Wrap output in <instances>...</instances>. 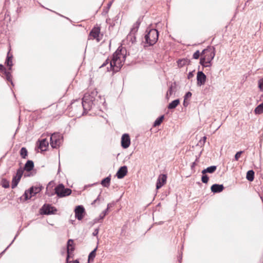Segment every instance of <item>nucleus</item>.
Here are the masks:
<instances>
[{"label":"nucleus","mask_w":263,"mask_h":263,"mask_svg":"<svg viewBox=\"0 0 263 263\" xmlns=\"http://www.w3.org/2000/svg\"><path fill=\"white\" fill-rule=\"evenodd\" d=\"M125 49L118 48L116 51L112 54V59L110 60L108 58L100 66L102 68L106 66L109 63V67H107V71H113L114 72H118L122 67L123 62L125 59Z\"/></svg>","instance_id":"obj_1"},{"label":"nucleus","mask_w":263,"mask_h":263,"mask_svg":"<svg viewBox=\"0 0 263 263\" xmlns=\"http://www.w3.org/2000/svg\"><path fill=\"white\" fill-rule=\"evenodd\" d=\"M98 99L101 100V97L98 96V92L96 89L92 90L90 92L85 93L82 101L84 111L89 110L93 105L98 104Z\"/></svg>","instance_id":"obj_2"},{"label":"nucleus","mask_w":263,"mask_h":263,"mask_svg":"<svg viewBox=\"0 0 263 263\" xmlns=\"http://www.w3.org/2000/svg\"><path fill=\"white\" fill-rule=\"evenodd\" d=\"M50 183H49L47 187L46 194L48 196H52L57 194L59 197H63L69 195L71 193V190L68 188H65L62 184H60L54 189V192L49 190Z\"/></svg>","instance_id":"obj_3"},{"label":"nucleus","mask_w":263,"mask_h":263,"mask_svg":"<svg viewBox=\"0 0 263 263\" xmlns=\"http://www.w3.org/2000/svg\"><path fill=\"white\" fill-rule=\"evenodd\" d=\"M159 33L157 30L151 29L145 35V40L146 43L150 46L154 45L158 39Z\"/></svg>","instance_id":"obj_4"},{"label":"nucleus","mask_w":263,"mask_h":263,"mask_svg":"<svg viewBox=\"0 0 263 263\" xmlns=\"http://www.w3.org/2000/svg\"><path fill=\"white\" fill-rule=\"evenodd\" d=\"M201 58H204L205 61H208L209 64L212 63V61L215 55V48L208 47L204 49L201 53Z\"/></svg>","instance_id":"obj_5"},{"label":"nucleus","mask_w":263,"mask_h":263,"mask_svg":"<svg viewBox=\"0 0 263 263\" xmlns=\"http://www.w3.org/2000/svg\"><path fill=\"white\" fill-rule=\"evenodd\" d=\"M63 136L60 133H53L50 137V145L53 148L59 147L62 143Z\"/></svg>","instance_id":"obj_6"},{"label":"nucleus","mask_w":263,"mask_h":263,"mask_svg":"<svg viewBox=\"0 0 263 263\" xmlns=\"http://www.w3.org/2000/svg\"><path fill=\"white\" fill-rule=\"evenodd\" d=\"M42 186H34L31 187L29 190L25 191L23 196L25 200L30 199L32 196L40 192L42 189Z\"/></svg>","instance_id":"obj_7"},{"label":"nucleus","mask_w":263,"mask_h":263,"mask_svg":"<svg viewBox=\"0 0 263 263\" xmlns=\"http://www.w3.org/2000/svg\"><path fill=\"white\" fill-rule=\"evenodd\" d=\"M23 170L20 167L17 170L16 175L13 177L11 187L14 189L18 184L23 174Z\"/></svg>","instance_id":"obj_8"},{"label":"nucleus","mask_w":263,"mask_h":263,"mask_svg":"<svg viewBox=\"0 0 263 263\" xmlns=\"http://www.w3.org/2000/svg\"><path fill=\"white\" fill-rule=\"evenodd\" d=\"M41 214L44 215H50L54 214L57 209L50 204H44L41 209Z\"/></svg>","instance_id":"obj_9"},{"label":"nucleus","mask_w":263,"mask_h":263,"mask_svg":"<svg viewBox=\"0 0 263 263\" xmlns=\"http://www.w3.org/2000/svg\"><path fill=\"white\" fill-rule=\"evenodd\" d=\"M74 250V247L73 246V240L71 239H70L68 240L67 243V257H66V261L68 263L69 258L70 257V255L73 253Z\"/></svg>","instance_id":"obj_10"},{"label":"nucleus","mask_w":263,"mask_h":263,"mask_svg":"<svg viewBox=\"0 0 263 263\" xmlns=\"http://www.w3.org/2000/svg\"><path fill=\"white\" fill-rule=\"evenodd\" d=\"M206 76L202 71H199L197 74V84L198 86H201L205 84L206 81Z\"/></svg>","instance_id":"obj_11"},{"label":"nucleus","mask_w":263,"mask_h":263,"mask_svg":"<svg viewBox=\"0 0 263 263\" xmlns=\"http://www.w3.org/2000/svg\"><path fill=\"white\" fill-rule=\"evenodd\" d=\"M75 216L79 220H81L84 217V213L85 212V210L84 207L82 205H78L77 206L75 210Z\"/></svg>","instance_id":"obj_12"},{"label":"nucleus","mask_w":263,"mask_h":263,"mask_svg":"<svg viewBox=\"0 0 263 263\" xmlns=\"http://www.w3.org/2000/svg\"><path fill=\"white\" fill-rule=\"evenodd\" d=\"M130 144V139L129 136L127 134H124L122 135L121 138V146L124 148H128Z\"/></svg>","instance_id":"obj_13"},{"label":"nucleus","mask_w":263,"mask_h":263,"mask_svg":"<svg viewBox=\"0 0 263 263\" xmlns=\"http://www.w3.org/2000/svg\"><path fill=\"white\" fill-rule=\"evenodd\" d=\"M166 179L167 176L165 174H161L159 176L156 183L157 189L161 188L166 183Z\"/></svg>","instance_id":"obj_14"},{"label":"nucleus","mask_w":263,"mask_h":263,"mask_svg":"<svg viewBox=\"0 0 263 263\" xmlns=\"http://www.w3.org/2000/svg\"><path fill=\"white\" fill-rule=\"evenodd\" d=\"M100 33V28L99 27H94L90 32L89 35L91 36L93 39H96L98 42H99L100 39H99V36Z\"/></svg>","instance_id":"obj_15"},{"label":"nucleus","mask_w":263,"mask_h":263,"mask_svg":"<svg viewBox=\"0 0 263 263\" xmlns=\"http://www.w3.org/2000/svg\"><path fill=\"white\" fill-rule=\"evenodd\" d=\"M127 173V167L126 166L124 165L121 166L119 170L118 171L116 176L118 179H122L124 178V177Z\"/></svg>","instance_id":"obj_16"},{"label":"nucleus","mask_w":263,"mask_h":263,"mask_svg":"<svg viewBox=\"0 0 263 263\" xmlns=\"http://www.w3.org/2000/svg\"><path fill=\"white\" fill-rule=\"evenodd\" d=\"M224 189L222 184H214L211 187V191L214 193H217L222 192Z\"/></svg>","instance_id":"obj_17"},{"label":"nucleus","mask_w":263,"mask_h":263,"mask_svg":"<svg viewBox=\"0 0 263 263\" xmlns=\"http://www.w3.org/2000/svg\"><path fill=\"white\" fill-rule=\"evenodd\" d=\"M39 148L42 151H45L49 145L48 141L46 139H43L41 140H39Z\"/></svg>","instance_id":"obj_18"},{"label":"nucleus","mask_w":263,"mask_h":263,"mask_svg":"<svg viewBox=\"0 0 263 263\" xmlns=\"http://www.w3.org/2000/svg\"><path fill=\"white\" fill-rule=\"evenodd\" d=\"M34 167V163L32 160H28L26 163L24 170L29 172L31 171Z\"/></svg>","instance_id":"obj_19"},{"label":"nucleus","mask_w":263,"mask_h":263,"mask_svg":"<svg viewBox=\"0 0 263 263\" xmlns=\"http://www.w3.org/2000/svg\"><path fill=\"white\" fill-rule=\"evenodd\" d=\"M216 166H211L202 170L201 173L202 174H205L206 173H213L216 170Z\"/></svg>","instance_id":"obj_20"},{"label":"nucleus","mask_w":263,"mask_h":263,"mask_svg":"<svg viewBox=\"0 0 263 263\" xmlns=\"http://www.w3.org/2000/svg\"><path fill=\"white\" fill-rule=\"evenodd\" d=\"M9 53H8L7 59L6 60L5 63L7 64L8 66L9 67V70H12V67L13 66L12 63V55L9 56Z\"/></svg>","instance_id":"obj_21"},{"label":"nucleus","mask_w":263,"mask_h":263,"mask_svg":"<svg viewBox=\"0 0 263 263\" xmlns=\"http://www.w3.org/2000/svg\"><path fill=\"white\" fill-rule=\"evenodd\" d=\"M179 103L180 100L179 99L175 100L168 104L167 108L169 109H174L179 105Z\"/></svg>","instance_id":"obj_22"},{"label":"nucleus","mask_w":263,"mask_h":263,"mask_svg":"<svg viewBox=\"0 0 263 263\" xmlns=\"http://www.w3.org/2000/svg\"><path fill=\"white\" fill-rule=\"evenodd\" d=\"M98 247H97L93 250H92L89 254L88 255V262L90 261H93L95 257H96V251L97 250Z\"/></svg>","instance_id":"obj_23"},{"label":"nucleus","mask_w":263,"mask_h":263,"mask_svg":"<svg viewBox=\"0 0 263 263\" xmlns=\"http://www.w3.org/2000/svg\"><path fill=\"white\" fill-rule=\"evenodd\" d=\"M254 172L253 170H249L247 173L246 178L250 181H252L254 180Z\"/></svg>","instance_id":"obj_24"},{"label":"nucleus","mask_w":263,"mask_h":263,"mask_svg":"<svg viewBox=\"0 0 263 263\" xmlns=\"http://www.w3.org/2000/svg\"><path fill=\"white\" fill-rule=\"evenodd\" d=\"M140 24H141V21H140V19H138L136 21V22L134 24L133 28L131 29V32H132L133 33L136 32L138 30V28L139 27Z\"/></svg>","instance_id":"obj_25"},{"label":"nucleus","mask_w":263,"mask_h":263,"mask_svg":"<svg viewBox=\"0 0 263 263\" xmlns=\"http://www.w3.org/2000/svg\"><path fill=\"white\" fill-rule=\"evenodd\" d=\"M110 176L107 177L101 181V184L104 187H108L110 184Z\"/></svg>","instance_id":"obj_26"},{"label":"nucleus","mask_w":263,"mask_h":263,"mask_svg":"<svg viewBox=\"0 0 263 263\" xmlns=\"http://www.w3.org/2000/svg\"><path fill=\"white\" fill-rule=\"evenodd\" d=\"M190 61L188 59H182L179 60L177 62L178 65L180 67L184 66L185 65L189 64Z\"/></svg>","instance_id":"obj_27"},{"label":"nucleus","mask_w":263,"mask_h":263,"mask_svg":"<svg viewBox=\"0 0 263 263\" xmlns=\"http://www.w3.org/2000/svg\"><path fill=\"white\" fill-rule=\"evenodd\" d=\"M200 64L203 67H209L212 66V63L209 64L208 63V61H205L204 58H200Z\"/></svg>","instance_id":"obj_28"},{"label":"nucleus","mask_w":263,"mask_h":263,"mask_svg":"<svg viewBox=\"0 0 263 263\" xmlns=\"http://www.w3.org/2000/svg\"><path fill=\"white\" fill-rule=\"evenodd\" d=\"M254 112L256 114H260L263 112V102L255 108Z\"/></svg>","instance_id":"obj_29"},{"label":"nucleus","mask_w":263,"mask_h":263,"mask_svg":"<svg viewBox=\"0 0 263 263\" xmlns=\"http://www.w3.org/2000/svg\"><path fill=\"white\" fill-rule=\"evenodd\" d=\"M163 119H164V116L163 115H162V116H160V117L158 118L155 120V121L154 122L153 126L154 127H156V126H159V125H160V124L162 123Z\"/></svg>","instance_id":"obj_30"},{"label":"nucleus","mask_w":263,"mask_h":263,"mask_svg":"<svg viewBox=\"0 0 263 263\" xmlns=\"http://www.w3.org/2000/svg\"><path fill=\"white\" fill-rule=\"evenodd\" d=\"M4 74H5V78H6V80L7 81L10 82L11 84L12 85H13V82L12 81V76L10 72L6 70V71H5Z\"/></svg>","instance_id":"obj_31"},{"label":"nucleus","mask_w":263,"mask_h":263,"mask_svg":"<svg viewBox=\"0 0 263 263\" xmlns=\"http://www.w3.org/2000/svg\"><path fill=\"white\" fill-rule=\"evenodd\" d=\"M27 154H28L27 150L25 147H22L21 149L20 155H21V157H22V158H24V159L27 156Z\"/></svg>","instance_id":"obj_32"},{"label":"nucleus","mask_w":263,"mask_h":263,"mask_svg":"<svg viewBox=\"0 0 263 263\" xmlns=\"http://www.w3.org/2000/svg\"><path fill=\"white\" fill-rule=\"evenodd\" d=\"M2 185L4 188H8L9 187V182L6 179H3L2 180Z\"/></svg>","instance_id":"obj_33"},{"label":"nucleus","mask_w":263,"mask_h":263,"mask_svg":"<svg viewBox=\"0 0 263 263\" xmlns=\"http://www.w3.org/2000/svg\"><path fill=\"white\" fill-rule=\"evenodd\" d=\"M209 179V177L206 175L203 174V175L201 177V181L203 183H208Z\"/></svg>","instance_id":"obj_34"},{"label":"nucleus","mask_w":263,"mask_h":263,"mask_svg":"<svg viewBox=\"0 0 263 263\" xmlns=\"http://www.w3.org/2000/svg\"><path fill=\"white\" fill-rule=\"evenodd\" d=\"M173 93V86H171L167 91L166 95V98L167 99L169 98V96H171Z\"/></svg>","instance_id":"obj_35"},{"label":"nucleus","mask_w":263,"mask_h":263,"mask_svg":"<svg viewBox=\"0 0 263 263\" xmlns=\"http://www.w3.org/2000/svg\"><path fill=\"white\" fill-rule=\"evenodd\" d=\"M258 87L260 91H263V78L258 80Z\"/></svg>","instance_id":"obj_36"},{"label":"nucleus","mask_w":263,"mask_h":263,"mask_svg":"<svg viewBox=\"0 0 263 263\" xmlns=\"http://www.w3.org/2000/svg\"><path fill=\"white\" fill-rule=\"evenodd\" d=\"M201 55V53H200L199 50H197L193 55V58L195 59H198L200 55Z\"/></svg>","instance_id":"obj_37"},{"label":"nucleus","mask_w":263,"mask_h":263,"mask_svg":"<svg viewBox=\"0 0 263 263\" xmlns=\"http://www.w3.org/2000/svg\"><path fill=\"white\" fill-rule=\"evenodd\" d=\"M243 153V151H239L236 153V154L235 155V160L236 161L238 160L239 158H240L241 154Z\"/></svg>","instance_id":"obj_38"},{"label":"nucleus","mask_w":263,"mask_h":263,"mask_svg":"<svg viewBox=\"0 0 263 263\" xmlns=\"http://www.w3.org/2000/svg\"><path fill=\"white\" fill-rule=\"evenodd\" d=\"M105 216L104 215V214H102V213H101L99 216V218H98V219L96 218L94 219V223H97V222H99L100 219H103Z\"/></svg>","instance_id":"obj_39"},{"label":"nucleus","mask_w":263,"mask_h":263,"mask_svg":"<svg viewBox=\"0 0 263 263\" xmlns=\"http://www.w3.org/2000/svg\"><path fill=\"white\" fill-rule=\"evenodd\" d=\"M192 96V93L190 91L186 93L185 96H184V99L187 100L188 98H191Z\"/></svg>","instance_id":"obj_40"},{"label":"nucleus","mask_w":263,"mask_h":263,"mask_svg":"<svg viewBox=\"0 0 263 263\" xmlns=\"http://www.w3.org/2000/svg\"><path fill=\"white\" fill-rule=\"evenodd\" d=\"M193 71H191L189 73H188V75H187V78L189 79H190L191 78H192L193 77H194V74H193Z\"/></svg>","instance_id":"obj_41"},{"label":"nucleus","mask_w":263,"mask_h":263,"mask_svg":"<svg viewBox=\"0 0 263 263\" xmlns=\"http://www.w3.org/2000/svg\"><path fill=\"white\" fill-rule=\"evenodd\" d=\"M98 233H99V229L97 228L94 230L93 232L92 233V235H93V236H96L98 235Z\"/></svg>","instance_id":"obj_42"},{"label":"nucleus","mask_w":263,"mask_h":263,"mask_svg":"<svg viewBox=\"0 0 263 263\" xmlns=\"http://www.w3.org/2000/svg\"><path fill=\"white\" fill-rule=\"evenodd\" d=\"M198 158L197 157L195 161L192 163V164L191 165V168L192 169H193L195 167V165L196 164V162L198 161Z\"/></svg>","instance_id":"obj_43"},{"label":"nucleus","mask_w":263,"mask_h":263,"mask_svg":"<svg viewBox=\"0 0 263 263\" xmlns=\"http://www.w3.org/2000/svg\"><path fill=\"white\" fill-rule=\"evenodd\" d=\"M0 71L4 72V73L5 72V71H6V69L2 64H0Z\"/></svg>","instance_id":"obj_44"},{"label":"nucleus","mask_w":263,"mask_h":263,"mask_svg":"<svg viewBox=\"0 0 263 263\" xmlns=\"http://www.w3.org/2000/svg\"><path fill=\"white\" fill-rule=\"evenodd\" d=\"M100 195L98 196V197H97V198L96 199H95L91 203V204H94L96 202H97V201H99L100 200Z\"/></svg>","instance_id":"obj_45"},{"label":"nucleus","mask_w":263,"mask_h":263,"mask_svg":"<svg viewBox=\"0 0 263 263\" xmlns=\"http://www.w3.org/2000/svg\"><path fill=\"white\" fill-rule=\"evenodd\" d=\"M186 100H184L183 101V105L184 106L186 107L188 105L189 102L186 101Z\"/></svg>","instance_id":"obj_46"},{"label":"nucleus","mask_w":263,"mask_h":263,"mask_svg":"<svg viewBox=\"0 0 263 263\" xmlns=\"http://www.w3.org/2000/svg\"><path fill=\"white\" fill-rule=\"evenodd\" d=\"M108 209V208H107L106 210H105L104 211H103L102 212V214H104L105 216L107 214Z\"/></svg>","instance_id":"obj_47"},{"label":"nucleus","mask_w":263,"mask_h":263,"mask_svg":"<svg viewBox=\"0 0 263 263\" xmlns=\"http://www.w3.org/2000/svg\"><path fill=\"white\" fill-rule=\"evenodd\" d=\"M206 139V137L204 136V137H203V142L204 143L205 142Z\"/></svg>","instance_id":"obj_48"},{"label":"nucleus","mask_w":263,"mask_h":263,"mask_svg":"<svg viewBox=\"0 0 263 263\" xmlns=\"http://www.w3.org/2000/svg\"><path fill=\"white\" fill-rule=\"evenodd\" d=\"M73 263H79V261L78 260H76L73 261Z\"/></svg>","instance_id":"obj_49"}]
</instances>
